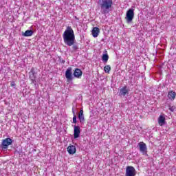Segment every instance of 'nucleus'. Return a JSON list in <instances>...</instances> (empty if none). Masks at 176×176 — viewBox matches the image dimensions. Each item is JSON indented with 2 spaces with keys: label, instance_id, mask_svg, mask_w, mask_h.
<instances>
[{
  "label": "nucleus",
  "instance_id": "dca6fc26",
  "mask_svg": "<svg viewBox=\"0 0 176 176\" xmlns=\"http://www.w3.org/2000/svg\"><path fill=\"white\" fill-rule=\"evenodd\" d=\"M78 119L80 123L85 122V116L83 115V110H80L78 114Z\"/></svg>",
  "mask_w": 176,
  "mask_h": 176
},
{
  "label": "nucleus",
  "instance_id": "39448f33",
  "mask_svg": "<svg viewBox=\"0 0 176 176\" xmlns=\"http://www.w3.org/2000/svg\"><path fill=\"white\" fill-rule=\"evenodd\" d=\"M135 168L133 166H127L126 168L125 176H135Z\"/></svg>",
  "mask_w": 176,
  "mask_h": 176
},
{
  "label": "nucleus",
  "instance_id": "20e7f679",
  "mask_svg": "<svg viewBox=\"0 0 176 176\" xmlns=\"http://www.w3.org/2000/svg\"><path fill=\"white\" fill-rule=\"evenodd\" d=\"M12 144H13V140L10 139V138H7L4 140H3L2 142V149H7L8 146H9L10 145H12Z\"/></svg>",
  "mask_w": 176,
  "mask_h": 176
},
{
  "label": "nucleus",
  "instance_id": "f8f14e48",
  "mask_svg": "<svg viewBox=\"0 0 176 176\" xmlns=\"http://www.w3.org/2000/svg\"><path fill=\"white\" fill-rule=\"evenodd\" d=\"M165 123H166V117H164L162 115H160L158 118V124H160V126H164Z\"/></svg>",
  "mask_w": 176,
  "mask_h": 176
},
{
  "label": "nucleus",
  "instance_id": "1a4fd4ad",
  "mask_svg": "<svg viewBox=\"0 0 176 176\" xmlns=\"http://www.w3.org/2000/svg\"><path fill=\"white\" fill-rule=\"evenodd\" d=\"M80 135V127L79 126H74V137L75 139L79 138V135Z\"/></svg>",
  "mask_w": 176,
  "mask_h": 176
},
{
  "label": "nucleus",
  "instance_id": "7ed1b4c3",
  "mask_svg": "<svg viewBox=\"0 0 176 176\" xmlns=\"http://www.w3.org/2000/svg\"><path fill=\"white\" fill-rule=\"evenodd\" d=\"M134 19V10L133 9H129L128 11H126L125 20L128 24H130L133 21V19Z\"/></svg>",
  "mask_w": 176,
  "mask_h": 176
},
{
  "label": "nucleus",
  "instance_id": "6e6552de",
  "mask_svg": "<svg viewBox=\"0 0 176 176\" xmlns=\"http://www.w3.org/2000/svg\"><path fill=\"white\" fill-rule=\"evenodd\" d=\"M74 78H77L78 79H80L82 78V75H83V72L80 69L76 68L73 74Z\"/></svg>",
  "mask_w": 176,
  "mask_h": 176
},
{
  "label": "nucleus",
  "instance_id": "f257e3e1",
  "mask_svg": "<svg viewBox=\"0 0 176 176\" xmlns=\"http://www.w3.org/2000/svg\"><path fill=\"white\" fill-rule=\"evenodd\" d=\"M63 42L67 46H72V49L73 51L78 50L79 47L78 45H75V32H74V30L71 26H67L65 31L63 32Z\"/></svg>",
  "mask_w": 176,
  "mask_h": 176
},
{
  "label": "nucleus",
  "instance_id": "9d476101",
  "mask_svg": "<svg viewBox=\"0 0 176 176\" xmlns=\"http://www.w3.org/2000/svg\"><path fill=\"white\" fill-rule=\"evenodd\" d=\"M126 94H129V89H127V86H124L120 89V96H122V97H124V96H126Z\"/></svg>",
  "mask_w": 176,
  "mask_h": 176
},
{
  "label": "nucleus",
  "instance_id": "4be33fe9",
  "mask_svg": "<svg viewBox=\"0 0 176 176\" xmlns=\"http://www.w3.org/2000/svg\"><path fill=\"white\" fill-rule=\"evenodd\" d=\"M74 19H75L76 20H79V18H78L76 16H74Z\"/></svg>",
  "mask_w": 176,
  "mask_h": 176
},
{
  "label": "nucleus",
  "instance_id": "aec40b11",
  "mask_svg": "<svg viewBox=\"0 0 176 176\" xmlns=\"http://www.w3.org/2000/svg\"><path fill=\"white\" fill-rule=\"evenodd\" d=\"M74 113V117H73V123H76V116L75 115V111H72Z\"/></svg>",
  "mask_w": 176,
  "mask_h": 176
},
{
  "label": "nucleus",
  "instance_id": "ddd939ff",
  "mask_svg": "<svg viewBox=\"0 0 176 176\" xmlns=\"http://www.w3.org/2000/svg\"><path fill=\"white\" fill-rule=\"evenodd\" d=\"M176 93L174 91H170L168 93V98L171 100V101H174L175 100Z\"/></svg>",
  "mask_w": 176,
  "mask_h": 176
},
{
  "label": "nucleus",
  "instance_id": "423d86ee",
  "mask_svg": "<svg viewBox=\"0 0 176 176\" xmlns=\"http://www.w3.org/2000/svg\"><path fill=\"white\" fill-rule=\"evenodd\" d=\"M65 78L67 80H72L74 79V76H72V68L69 67L67 69L65 72Z\"/></svg>",
  "mask_w": 176,
  "mask_h": 176
},
{
  "label": "nucleus",
  "instance_id": "0eeeda50",
  "mask_svg": "<svg viewBox=\"0 0 176 176\" xmlns=\"http://www.w3.org/2000/svg\"><path fill=\"white\" fill-rule=\"evenodd\" d=\"M138 146L140 148V152H142V153H146L148 148L146 147V144L145 143H144V142H140L138 144Z\"/></svg>",
  "mask_w": 176,
  "mask_h": 176
},
{
  "label": "nucleus",
  "instance_id": "6ab92c4d",
  "mask_svg": "<svg viewBox=\"0 0 176 176\" xmlns=\"http://www.w3.org/2000/svg\"><path fill=\"white\" fill-rule=\"evenodd\" d=\"M104 71L106 74H109V72H111V66L109 65L105 66L104 68Z\"/></svg>",
  "mask_w": 176,
  "mask_h": 176
},
{
  "label": "nucleus",
  "instance_id": "4468645a",
  "mask_svg": "<svg viewBox=\"0 0 176 176\" xmlns=\"http://www.w3.org/2000/svg\"><path fill=\"white\" fill-rule=\"evenodd\" d=\"M67 151L70 155H74L76 152V147L75 146H69L67 147Z\"/></svg>",
  "mask_w": 176,
  "mask_h": 176
},
{
  "label": "nucleus",
  "instance_id": "9b49d317",
  "mask_svg": "<svg viewBox=\"0 0 176 176\" xmlns=\"http://www.w3.org/2000/svg\"><path fill=\"white\" fill-rule=\"evenodd\" d=\"M92 35L94 38H97L100 35V28L94 27L92 30Z\"/></svg>",
  "mask_w": 176,
  "mask_h": 176
},
{
  "label": "nucleus",
  "instance_id": "f03ea898",
  "mask_svg": "<svg viewBox=\"0 0 176 176\" xmlns=\"http://www.w3.org/2000/svg\"><path fill=\"white\" fill-rule=\"evenodd\" d=\"M98 5L100 8L101 13L102 14H107L112 9L113 1L112 0H98Z\"/></svg>",
  "mask_w": 176,
  "mask_h": 176
},
{
  "label": "nucleus",
  "instance_id": "a211bd4d",
  "mask_svg": "<svg viewBox=\"0 0 176 176\" xmlns=\"http://www.w3.org/2000/svg\"><path fill=\"white\" fill-rule=\"evenodd\" d=\"M109 59V56H108V54H104L102 55V60L104 61V63H107Z\"/></svg>",
  "mask_w": 176,
  "mask_h": 176
},
{
  "label": "nucleus",
  "instance_id": "2eb2a0df",
  "mask_svg": "<svg viewBox=\"0 0 176 176\" xmlns=\"http://www.w3.org/2000/svg\"><path fill=\"white\" fill-rule=\"evenodd\" d=\"M29 76H30V79L32 80V83H35V72H34L33 70H32L30 73H29Z\"/></svg>",
  "mask_w": 176,
  "mask_h": 176
},
{
  "label": "nucleus",
  "instance_id": "5701e85b",
  "mask_svg": "<svg viewBox=\"0 0 176 176\" xmlns=\"http://www.w3.org/2000/svg\"><path fill=\"white\" fill-rule=\"evenodd\" d=\"M11 86H14V84L12 82V83L11 84Z\"/></svg>",
  "mask_w": 176,
  "mask_h": 176
},
{
  "label": "nucleus",
  "instance_id": "f3484780",
  "mask_svg": "<svg viewBox=\"0 0 176 176\" xmlns=\"http://www.w3.org/2000/svg\"><path fill=\"white\" fill-rule=\"evenodd\" d=\"M34 34V31L32 30H26L23 34H22L23 36H32Z\"/></svg>",
  "mask_w": 176,
  "mask_h": 176
},
{
  "label": "nucleus",
  "instance_id": "412c9836",
  "mask_svg": "<svg viewBox=\"0 0 176 176\" xmlns=\"http://www.w3.org/2000/svg\"><path fill=\"white\" fill-rule=\"evenodd\" d=\"M175 109V107L174 106H172V107H169V110L171 111V112H174Z\"/></svg>",
  "mask_w": 176,
  "mask_h": 176
},
{
  "label": "nucleus",
  "instance_id": "b1692460",
  "mask_svg": "<svg viewBox=\"0 0 176 176\" xmlns=\"http://www.w3.org/2000/svg\"><path fill=\"white\" fill-rule=\"evenodd\" d=\"M116 157H118V156H115V159H116Z\"/></svg>",
  "mask_w": 176,
  "mask_h": 176
}]
</instances>
